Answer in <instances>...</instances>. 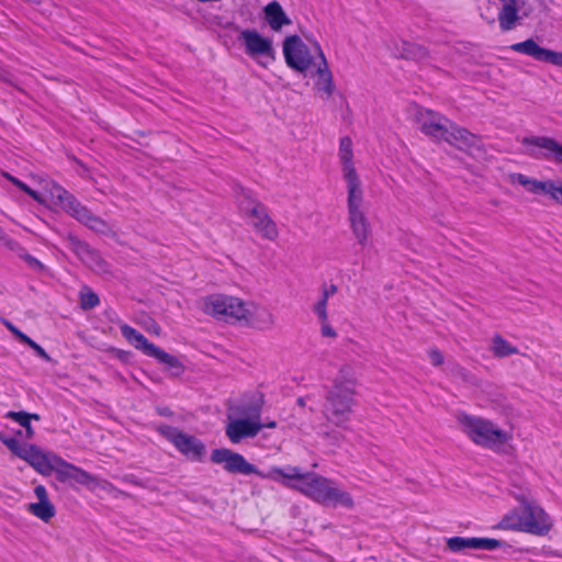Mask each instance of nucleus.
<instances>
[{
	"instance_id": "603ef678",
	"label": "nucleus",
	"mask_w": 562,
	"mask_h": 562,
	"mask_svg": "<svg viewBox=\"0 0 562 562\" xmlns=\"http://www.w3.org/2000/svg\"><path fill=\"white\" fill-rule=\"evenodd\" d=\"M297 404H299L300 406H304V405H305V401H304V398H303V397H299V398H297Z\"/></svg>"
},
{
	"instance_id": "4c0bfd02",
	"label": "nucleus",
	"mask_w": 562,
	"mask_h": 562,
	"mask_svg": "<svg viewBox=\"0 0 562 562\" xmlns=\"http://www.w3.org/2000/svg\"><path fill=\"white\" fill-rule=\"evenodd\" d=\"M5 327L14 335L15 338L19 339V341L23 342L26 341L27 335L22 333L19 328H16L12 323L5 321L4 322Z\"/></svg>"
},
{
	"instance_id": "39448f33",
	"label": "nucleus",
	"mask_w": 562,
	"mask_h": 562,
	"mask_svg": "<svg viewBox=\"0 0 562 562\" xmlns=\"http://www.w3.org/2000/svg\"><path fill=\"white\" fill-rule=\"evenodd\" d=\"M515 498L522 505V514L516 525L509 522L505 517L501 521L503 528L518 529L537 536L547 535L552 528V520L542 507L529 498L525 492L514 494Z\"/></svg>"
},
{
	"instance_id": "6e6552de",
	"label": "nucleus",
	"mask_w": 562,
	"mask_h": 562,
	"mask_svg": "<svg viewBox=\"0 0 562 562\" xmlns=\"http://www.w3.org/2000/svg\"><path fill=\"white\" fill-rule=\"evenodd\" d=\"M347 190L348 221L350 228L358 244L364 247L371 235V225L363 211V192L361 186L349 187Z\"/></svg>"
},
{
	"instance_id": "5701e85b",
	"label": "nucleus",
	"mask_w": 562,
	"mask_h": 562,
	"mask_svg": "<svg viewBox=\"0 0 562 562\" xmlns=\"http://www.w3.org/2000/svg\"><path fill=\"white\" fill-rule=\"evenodd\" d=\"M515 182L524 187L528 192L533 194H546L552 200L557 198L555 191L559 181L547 180L540 181L537 179L529 178L522 173H516L513 176Z\"/></svg>"
},
{
	"instance_id": "bb28decb",
	"label": "nucleus",
	"mask_w": 562,
	"mask_h": 562,
	"mask_svg": "<svg viewBox=\"0 0 562 562\" xmlns=\"http://www.w3.org/2000/svg\"><path fill=\"white\" fill-rule=\"evenodd\" d=\"M518 2L505 3L498 13V22L502 31L507 32L516 26L519 21Z\"/></svg>"
},
{
	"instance_id": "a19ab883",
	"label": "nucleus",
	"mask_w": 562,
	"mask_h": 562,
	"mask_svg": "<svg viewBox=\"0 0 562 562\" xmlns=\"http://www.w3.org/2000/svg\"><path fill=\"white\" fill-rule=\"evenodd\" d=\"M16 187L19 189H21L23 192H25L27 195H30L34 201L42 202L40 194L36 191H34L33 189H31L24 182L21 181L20 183H18Z\"/></svg>"
},
{
	"instance_id": "4468645a",
	"label": "nucleus",
	"mask_w": 562,
	"mask_h": 562,
	"mask_svg": "<svg viewBox=\"0 0 562 562\" xmlns=\"http://www.w3.org/2000/svg\"><path fill=\"white\" fill-rule=\"evenodd\" d=\"M244 199L240 200V207L254 218V227L267 239L273 240L278 236L276 223L269 217L265 205L254 200L249 192L243 190Z\"/></svg>"
},
{
	"instance_id": "58836bf2",
	"label": "nucleus",
	"mask_w": 562,
	"mask_h": 562,
	"mask_svg": "<svg viewBox=\"0 0 562 562\" xmlns=\"http://www.w3.org/2000/svg\"><path fill=\"white\" fill-rule=\"evenodd\" d=\"M428 356L432 366L439 367L443 363V355L438 349L429 350Z\"/></svg>"
},
{
	"instance_id": "49530a36",
	"label": "nucleus",
	"mask_w": 562,
	"mask_h": 562,
	"mask_svg": "<svg viewBox=\"0 0 562 562\" xmlns=\"http://www.w3.org/2000/svg\"><path fill=\"white\" fill-rule=\"evenodd\" d=\"M555 195H557V198H554L553 200L557 203L562 205V181L561 180H559V184L557 186Z\"/></svg>"
},
{
	"instance_id": "412c9836",
	"label": "nucleus",
	"mask_w": 562,
	"mask_h": 562,
	"mask_svg": "<svg viewBox=\"0 0 562 562\" xmlns=\"http://www.w3.org/2000/svg\"><path fill=\"white\" fill-rule=\"evenodd\" d=\"M24 459L31 467H33L38 473L47 476L50 475L57 464L59 456L52 452H43L36 446L31 445L29 452L24 453Z\"/></svg>"
},
{
	"instance_id": "ea45409f",
	"label": "nucleus",
	"mask_w": 562,
	"mask_h": 562,
	"mask_svg": "<svg viewBox=\"0 0 562 562\" xmlns=\"http://www.w3.org/2000/svg\"><path fill=\"white\" fill-rule=\"evenodd\" d=\"M325 439L333 445H339V442L345 439L344 435L339 431L333 430L325 432Z\"/></svg>"
},
{
	"instance_id": "7ed1b4c3",
	"label": "nucleus",
	"mask_w": 562,
	"mask_h": 562,
	"mask_svg": "<svg viewBox=\"0 0 562 562\" xmlns=\"http://www.w3.org/2000/svg\"><path fill=\"white\" fill-rule=\"evenodd\" d=\"M46 188L52 199L60 202L61 207L78 222L98 234L109 235L112 233V228L108 222L94 215L63 187L55 182H47Z\"/></svg>"
},
{
	"instance_id": "864d4df0",
	"label": "nucleus",
	"mask_w": 562,
	"mask_h": 562,
	"mask_svg": "<svg viewBox=\"0 0 562 562\" xmlns=\"http://www.w3.org/2000/svg\"><path fill=\"white\" fill-rule=\"evenodd\" d=\"M31 419L38 420V419H40V415H37V414H31Z\"/></svg>"
},
{
	"instance_id": "3c124183",
	"label": "nucleus",
	"mask_w": 562,
	"mask_h": 562,
	"mask_svg": "<svg viewBox=\"0 0 562 562\" xmlns=\"http://www.w3.org/2000/svg\"><path fill=\"white\" fill-rule=\"evenodd\" d=\"M0 240H4L7 243L8 239H5V235H4V232L2 231V228L0 227Z\"/></svg>"
},
{
	"instance_id": "b1692460",
	"label": "nucleus",
	"mask_w": 562,
	"mask_h": 562,
	"mask_svg": "<svg viewBox=\"0 0 562 562\" xmlns=\"http://www.w3.org/2000/svg\"><path fill=\"white\" fill-rule=\"evenodd\" d=\"M265 20L272 31H280L292 22L278 1H271L263 8Z\"/></svg>"
},
{
	"instance_id": "09e8293b",
	"label": "nucleus",
	"mask_w": 562,
	"mask_h": 562,
	"mask_svg": "<svg viewBox=\"0 0 562 562\" xmlns=\"http://www.w3.org/2000/svg\"><path fill=\"white\" fill-rule=\"evenodd\" d=\"M4 177H5L9 181H11L15 187L18 186V183H20V182H21V180H19L18 178H15V177H13V176H11V175H9V173H4Z\"/></svg>"
},
{
	"instance_id": "aec40b11",
	"label": "nucleus",
	"mask_w": 562,
	"mask_h": 562,
	"mask_svg": "<svg viewBox=\"0 0 562 562\" xmlns=\"http://www.w3.org/2000/svg\"><path fill=\"white\" fill-rule=\"evenodd\" d=\"M504 544L505 542L492 538L452 537L447 540V547L452 552H461L467 549L492 551Z\"/></svg>"
},
{
	"instance_id": "9d476101",
	"label": "nucleus",
	"mask_w": 562,
	"mask_h": 562,
	"mask_svg": "<svg viewBox=\"0 0 562 562\" xmlns=\"http://www.w3.org/2000/svg\"><path fill=\"white\" fill-rule=\"evenodd\" d=\"M262 396L259 401L241 411V414L249 418H238L226 425L225 434L233 443H239L245 438H254L263 428L260 423Z\"/></svg>"
},
{
	"instance_id": "f257e3e1",
	"label": "nucleus",
	"mask_w": 562,
	"mask_h": 562,
	"mask_svg": "<svg viewBox=\"0 0 562 562\" xmlns=\"http://www.w3.org/2000/svg\"><path fill=\"white\" fill-rule=\"evenodd\" d=\"M210 459L215 464H223L224 470L232 474H255L261 479L274 481L279 480V477L296 480V483L284 484L300 491L319 504L339 505L348 509L355 506L352 496L348 492L338 488L334 481L316 473H301L296 467L289 468L288 471L272 467L267 472H263L249 463L243 454L227 448L214 449Z\"/></svg>"
},
{
	"instance_id": "5fc2aeb1",
	"label": "nucleus",
	"mask_w": 562,
	"mask_h": 562,
	"mask_svg": "<svg viewBox=\"0 0 562 562\" xmlns=\"http://www.w3.org/2000/svg\"><path fill=\"white\" fill-rule=\"evenodd\" d=\"M29 2H32V3H38V0H27Z\"/></svg>"
},
{
	"instance_id": "423d86ee",
	"label": "nucleus",
	"mask_w": 562,
	"mask_h": 562,
	"mask_svg": "<svg viewBox=\"0 0 562 562\" xmlns=\"http://www.w3.org/2000/svg\"><path fill=\"white\" fill-rule=\"evenodd\" d=\"M355 395L356 393L339 389L338 385L331 386L327 391L323 406V414L326 420L337 427L347 429V424L350 420L352 408L356 404Z\"/></svg>"
},
{
	"instance_id": "de8ad7c7",
	"label": "nucleus",
	"mask_w": 562,
	"mask_h": 562,
	"mask_svg": "<svg viewBox=\"0 0 562 562\" xmlns=\"http://www.w3.org/2000/svg\"><path fill=\"white\" fill-rule=\"evenodd\" d=\"M4 177H5L9 181H11L15 187L18 186V183H20V182H21V180H19L18 178H15V177H13V176H11V175H9V173H4Z\"/></svg>"
},
{
	"instance_id": "f3484780",
	"label": "nucleus",
	"mask_w": 562,
	"mask_h": 562,
	"mask_svg": "<svg viewBox=\"0 0 562 562\" xmlns=\"http://www.w3.org/2000/svg\"><path fill=\"white\" fill-rule=\"evenodd\" d=\"M510 49L516 53L529 56L537 61L548 63L562 67V52H555L541 47L532 38L515 43L510 46Z\"/></svg>"
},
{
	"instance_id": "0eeeda50",
	"label": "nucleus",
	"mask_w": 562,
	"mask_h": 562,
	"mask_svg": "<svg viewBox=\"0 0 562 562\" xmlns=\"http://www.w3.org/2000/svg\"><path fill=\"white\" fill-rule=\"evenodd\" d=\"M120 329L123 337L127 339L136 349L165 364L173 376H179L183 373L184 367L177 357L160 349L150 342L143 334L127 324L122 325Z\"/></svg>"
},
{
	"instance_id": "f704fd0d",
	"label": "nucleus",
	"mask_w": 562,
	"mask_h": 562,
	"mask_svg": "<svg viewBox=\"0 0 562 562\" xmlns=\"http://www.w3.org/2000/svg\"><path fill=\"white\" fill-rule=\"evenodd\" d=\"M328 296H325L324 293H322L319 300L314 304L313 311L317 315L318 319H325L327 318V302Z\"/></svg>"
},
{
	"instance_id": "a211bd4d",
	"label": "nucleus",
	"mask_w": 562,
	"mask_h": 562,
	"mask_svg": "<svg viewBox=\"0 0 562 562\" xmlns=\"http://www.w3.org/2000/svg\"><path fill=\"white\" fill-rule=\"evenodd\" d=\"M314 53L317 54L318 63L315 64V89L322 93L323 99H329L335 91V83L333 79V74L328 68L327 60L325 55L321 48V46L315 43L314 44Z\"/></svg>"
},
{
	"instance_id": "c85d7f7f",
	"label": "nucleus",
	"mask_w": 562,
	"mask_h": 562,
	"mask_svg": "<svg viewBox=\"0 0 562 562\" xmlns=\"http://www.w3.org/2000/svg\"><path fill=\"white\" fill-rule=\"evenodd\" d=\"M27 510L41 520L48 522L55 515L56 509L50 501L31 503Z\"/></svg>"
},
{
	"instance_id": "20e7f679",
	"label": "nucleus",
	"mask_w": 562,
	"mask_h": 562,
	"mask_svg": "<svg viewBox=\"0 0 562 562\" xmlns=\"http://www.w3.org/2000/svg\"><path fill=\"white\" fill-rule=\"evenodd\" d=\"M463 432L476 445L501 451L503 446L512 438L510 434L499 429L492 422L470 416H459Z\"/></svg>"
},
{
	"instance_id": "8fccbe9b",
	"label": "nucleus",
	"mask_w": 562,
	"mask_h": 562,
	"mask_svg": "<svg viewBox=\"0 0 562 562\" xmlns=\"http://www.w3.org/2000/svg\"><path fill=\"white\" fill-rule=\"evenodd\" d=\"M263 427L274 428L276 427V422H270L268 424H263Z\"/></svg>"
},
{
	"instance_id": "393cba45",
	"label": "nucleus",
	"mask_w": 562,
	"mask_h": 562,
	"mask_svg": "<svg viewBox=\"0 0 562 562\" xmlns=\"http://www.w3.org/2000/svg\"><path fill=\"white\" fill-rule=\"evenodd\" d=\"M247 319H245L251 327L266 330L274 325L273 314L266 307L250 305Z\"/></svg>"
},
{
	"instance_id": "dca6fc26",
	"label": "nucleus",
	"mask_w": 562,
	"mask_h": 562,
	"mask_svg": "<svg viewBox=\"0 0 562 562\" xmlns=\"http://www.w3.org/2000/svg\"><path fill=\"white\" fill-rule=\"evenodd\" d=\"M238 40L243 42L245 53L251 58L268 57L274 59L272 41L263 37L256 30H243L239 33Z\"/></svg>"
},
{
	"instance_id": "f8f14e48",
	"label": "nucleus",
	"mask_w": 562,
	"mask_h": 562,
	"mask_svg": "<svg viewBox=\"0 0 562 562\" xmlns=\"http://www.w3.org/2000/svg\"><path fill=\"white\" fill-rule=\"evenodd\" d=\"M283 54L288 66L300 72L307 71L318 63L317 54H312L297 35H291L284 40Z\"/></svg>"
},
{
	"instance_id": "c03bdc74",
	"label": "nucleus",
	"mask_w": 562,
	"mask_h": 562,
	"mask_svg": "<svg viewBox=\"0 0 562 562\" xmlns=\"http://www.w3.org/2000/svg\"><path fill=\"white\" fill-rule=\"evenodd\" d=\"M156 412L164 417H171L173 415V412L168 406H158L156 407Z\"/></svg>"
},
{
	"instance_id": "a878e982",
	"label": "nucleus",
	"mask_w": 562,
	"mask_h": 562,
	"mask_svg": "<svg viewBox=\"0 0 562 562\" xmlns=\"http://www.w3.org/2000/svg\"><path fill=\"white\" fill-rule=\"evenodd\" d=\"M339 386V389L349 390L356 393L357 376L356 370L351 364H344L340 367L337 376L335 378L331 386Z\"/></svg>"
},
{
	"instance_id": "a18cd8bd",
	"label": "nucleus",
	"mask_w": 562,
	"mask_h": 562,
	"mask_svg": "<svg viewBox=\"0 0 562 562\" xmlns=\"http://www.w3.org/2000/svg\"><path fill=\"white\" fill-rule=\"evenodd\" d=\"M555 195H557V198H554L553 200L557 203L562 205V181L561 180H559V184L557 186Z\"/></svg>"
},
{
	"instance_id": "c756f323",
	"label": "nucleus",
	"mask_w": 562,
	"mask_h": 562,
	"mask_svg": "<svg viewBox=\"0 0 562 562\" xmlns=\"http://www.w3.org/2000/svg\"><path fill=\"white\" fill-rule=\"evenodd\" d=\"M7 247L18 254V256L25 261V263L34 271L42 272L45 270V266L37 260L35 257L30 255L24 248H22L14 240H7Z\"/></svg>"
},
{
	"instance_id": "72a5a7b5",
	"label": "nucleus",
	"mask_w": 562,
	"mask_h": 562,
	"mask_svg": "<svg viewBox=\"0 0 562 562\" xmlns=\"http://www.w3.org/2000/svg\"><path fill=\"white\" fill-rule=\"evenodd\" d=\"M100 303L99 296L91 290L81 292L80 304L83 310H91Z\"/></svg>"
},
{
	"instance_id": "473e14b6",
	"label": "nucleus",
	"mask_w": 562,
	"mask_h": 562,
	"mask_svg": "<svg viewBox=\"0 0 562 562\" xmlns=\"http://www.w3.org/2000/svg\"><path fill=\"white\" fill-rule=\"evenodd\" d=\"M0 440L7 446V448L21 459H24V453L29 452L31 445H22L16 438L7 437L0 434Z\"/></svg>"
},
{
	"instance_id": "4be33fe9",
	"label": "nucleus",
	"mask_w": 562,
	"mask_h": 562,
	"mask_svg": "<svg viewBox=\"0 0 562 562\" xmlns=\"http://www.w3.org/2000/svg\"><path fill=\"white\" fill-rule=\"evenodd\" d=\"M339 158L342 165L344 179L347 182V188L361 186V181L357 175L353 166V150L352 140L350 137L345 136L340 139L339 144Z\"/></svg>"
},
{
	"instance_id": "cd10ccee",
	"label": "nucleus",
	"mask_w": 562,
	"mask_h": 562,
	"mask_svg": "<svg viewBox=\"0 0 562 562\" xmlns=\"http://www.w3.org/2000/svg\"><path fill=\"white\" fill-rule=\"evenodd\" d=\"M395 56L420 60L427 57V50L418 44L403 41L401 47H397Z\"/></svg>"
},
{
	"instance_id": "e433bc0d",
	"label": "nucleus",
	"mask_w": 562,
	"mask_h": 562,
	"mask_svg": "<svg viewBox=\"0 0 562 562\" xmlns=\"http://www.w3.org/2000/svg\"><path fill=\"white\" fill-rule=\"evenodd\" d=\"M321 323H322V328H321V331H322V335L324 337H330V338H335L337 336V333L336 330L328 324V317L325 318V319H319Z\"/></svg>"
},
{
	"instance_id": "c9c22d12",
	"label": "nucleus",
	"mask_w": 562,
	"mask_h": 562,
	"mask_svg": "<svg viewBox=\"0 0 562 562\" xmlns=\"http://www.w3.org/2000/svg\"><path fill=\"white\" fill-rule=\"evenodd\" d=\"M22 344H25L29 347H31L36 352V355L40 358H42L43 360H45V361L52 360L50 357L48 356V353L37 342L32 340L30 337H27L26 341H23Z\"/></svg>"
},
{
	"instance_id": "9b49d317",
	"label": "nucleus",
	"mask_w": 562,
	"mask_h": 562,
	"mask_svg": "<svg viewBox=\"0 0 562 562\" xmlns=\"http://www.w3.org/2000/svg\"><path fill=\"white\" fill-rule=\"evenodd\" d=\"M156 429L189 460L203 461L206 454V447L199 438L169 425H159Z\"/></svg>"
},
{
	"instance_id": "79ce46f5",
	"label": "nucleus",
	"mask_w": 562,
	"mask_h": 562,
	"mask_svg": "<svg viewBox=\"0 0 562 562\" xmlns=\"http://www.w3.org/2000/svg\"><path fill=\"white\" fill-rule=\"evenodd\" d=\"M34 494L37 497L38 502L49 501L47 491L44 485H37L34 488Z\"/></svg>"
},
{
	"instance_id": "ddd939ff",
	"label": "nucleus",
	"mask_w": 562,
	"mask_h": 562,
	"mask_svg": "<svg viewBox=\"0 0 562 562\" xmlns=\"http://www.w3.org/2000/svg\"><path fill=\"white\" fill-rule=\"evenodd\" d=\"M526 154L536 159L562 165V144L548 136H528L521 139Z\"/></svg>"
},
{
	"instance_id": "6ab92c4d",
	"label": "nucleus",
	"mask_w": 562,
	"mask_h": 562,
	"mask_svg": "<svg viewBox=\"0 0 562 562\" xmlns=\"http://www.w3.org/2000/svg\"><path fill=\"white\" fill-rule=\"evenodd\" d=\"M56 474V479L60 483H77L80 485L88 486L97 481V479L85 471L81 468H78L59 457L57 460L56 468L54 470Z\"/></svg>"
},
{
	"instance_id": "37998d69",
	"label": "nucleus",
	"mask_w": 562,
	"mask_h": 562,
	"mask_svg": "<svg viewBox=\"0 0 562 562\" xmlns=\"http://www.w3.org/2000/svg\"><path fill=\"white\" fill-rule=\"evenodd\" d=\"M337 291H338V288H337V285H335V284H330V285H326V284H324V285L322 286V293H324V294H325V296H328V297H330V296H333L334 294H336V293H337Z\"/></svg>"
},
{
	"instance_id": "2eb2a0df",
	"label": "nucleus",
	"mask_w": 562,
	"mask_h": 562,
	"mask_svg": "<svg viewBox=\"0 0 562 562\" xmlns=\"http://www.w3.org/2000/svg\"><path fill=\"white\" fill-rule=\"evenodd\" d=\"M66 243L67 247L89 268L97 272L109 271L108 262L88 243L72 235L67 237Z\"/></svg>"
},
{
	"instance_id": "2f4dec72",
	"label": "nucleus",
	"mask_w": 562,
	"mask_h": 562,
	"mask_svg": "<svg viewBox=\"0 0 562 562\" xmlns=\"http://www.w3.org/2000/svg\"><path fill=\"white\" fill-rule=\"evenodd\" d=\"M7 418L13 419L19 423L24 429L27 438H32L34 436V429L31 426V414L26 412H8L5 415Z\"/></svg>"
},
{
	"instance_id": "1a4fd4ad",
	"label": "nucleus",
	"mask_w": 562,
	"mask_h": 562,
	"mask_svg": "<svg viewBox=\"0 0 562 562\" xmlns=\"http://www.w3.org/2000/svg\"><path fill=\"white\" fill-rule=\"evenodd\" d=\"M202 310L204 313L225 322L247 319L249 313L248 305L241 300L222 294L203 299Z\"/></svg>"
},
{
	"instance_id": "f03ea898",
	"label": "nucleus",
	"mask_w": 562,
	"mask_h": 562,
	"mask_svg": "<svg viewBox=\"0 0 562 562\" xmlns=\"http://www.w3.org/2000/svg\"><path fill=\"white\" fill-rule=\"evenodd\" d=\"M415 121L425 135L436 140L443 139L462 150H469L479 146L480 139L477 136L465 128L456 126L438 112L422 108L417 109Z\"/></svg>"
},
{
	"instance_id": "7c9ffc66",
	"label": "nucleus",
	"mask_w": 562,
	"mask_h": 562,
	"mask_svg": "<svg viewBox=\"0 0 562 562\" xmlns=\"http://www.w3.org/2000/svg\"><path fill=\"white\" fill-rule=\"evenodd\" d=\"M491 349L494 356L498 358H504L510 355L518 353V349L515 346H512L507 340H505L499 335L493 337Z\"/></svg>"
}]
</instances>
